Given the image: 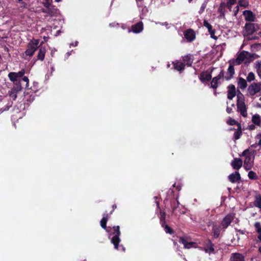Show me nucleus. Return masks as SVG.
Here are the masks:
<instances>
[{"mask_svg": "<svg viewBox=\"0 0 261 261\" xmlns=\"http://www.w3.org/2000/svg\"><path fill=\"white\" fill-rule=\"evenodd\" d=\"M203 25L208 29V31L211 35V37L212 38L216 40L217 37L215 35V32L212 29V26L205 20L203 21Z\"/></svg>", "mask_w": 261, "mask_h": 261, "instance_id": "nucleus-11", "label": "nucleus"}, {"mask_svg": "<svg viewBox=\"0 0 261 261\" xmlns=\"http://www.w3.org/2000/svg\"><path fill=\"white\" fill-rule=\"evenodd\" d=\"M179 242L184 245V247L186 249H189L194 247L195 243L192 242H188L184 238H180Z\"/></svg>", "mask_w": 261, "mask_h": 261, "instance_id": "nucleus-17", "label": "nucleus"}, {"mask_svg": "<svg viewBox=\"0 0 261 261\" xmlns=\"http://www.w3.org/2000/svg\"><path fill=\"white\" fill-rule=\"evenodd\" d=\"M206 3H204L203 4H202V5H201V8L200 9V10L199 11L200 14H201L202 13H203V12L204 11V9L206 8Z\"/></svg>", "mask_w": 261, "mask_h": 261, "instance_id": "nucleus-42", "label": "nucleus"}, {"mask_svg": "<svg viewBox=\"0 0 261 261\" xmlns=\"http://www.w3.org/2000/svg\"><path fill=\"white\" fill-rule=\"evenodd\" d=\"M228 178L231 182H237L241 178L240 174L238 172H235L229 175Z\"/></svg>", "mask_w": 261, "mask_h": 261, "instance_id": "nucleus-16", "label": "nucleus"}, {"mask_svg": "<svg viewBox=\"0 0 261 261\" xmlns=\"http://www.w3.org/2000/svg\"><path fill=\"white\" fill-rule=\"evenodd\" d=\"M238 6L246 8L249 6V2L247 0H239Z\"/></svg>", "mask_w": 261, "mask_h": 261, "instance_id": "nucleus-31", "label": "nucleus"}, {"mask_svg": "<svg viewBox=\"0 0 261 261\" xmlns=\"http://www.w3.org/2000/svg\"><path fill=\"white\" fill-rule=\"evenodd\" d=\"M256 107L261 108V97L259 99V101L256 103Z\"/></svg>", "mask_w": 261, "mask_h": 261, "instance_id": "nucleus-46", "label": "nucleus"}, {"mask_svg": "<svg viewBox=\"0 0 261 261\" xmlns=\"http://www.w3.org/2000/svg\"><path fill=\"white\" fill-rule=\"evenodd\" d=\"M224 75L223 71L220 72L218 76L213 78L211 83V87L214 89H216L218 87V81L223 77Z\"/></svg>", "mask_w": 261, "mask_h": 261, "instance_id": "nucleus-13", "label": "nucleus"}, {"mask_svg": "<svg viewBox=\"0 0 261 261\" xmlns=\"http://www.w3.org/2000/svg\"><path fill=\"white\" fill-rule=\"evenodd\" d=\"M259 250H260V252H261V248H259Z\"/></svg>", "mask_w": 261, "mask_h": 261, "instance_id": "nucleus-60", "label": "nucleus"}, {"mask_svg": "<svg viewBox=\"0 0 261 261\" xmlns=\"http://www.w3.org/2000/svg\"><path fill=\"white\" fill-rule=\"evenodd\" d=\"M21 89V87H18L16 89L14 88L12 89V90L9 92L10 96L12 97L13 98V99H15L17 97V92L20 91Z\"/></svg>", "mask_w": 261, "mask_h": 261, "instance_id": "nucleus-25", "label": "nucleus"}, {"mask_svg": "<svg viewBox=\"0 0 261 261\" xmlns=\"http://www.w3.org/2000/svg\"><path fill=\"white\" fill-rule=\"evenodd\" d=\"M214 245L208 240V243L206 246L204 248V250L205 252L211 254L214 252Z\"/></svg>", "mask_w": 261, "mask_h": 261, "instance_id": "nucleus-19", "label": "nucleus"}, {"mask_svg": "<svg viewBox=\"0 0 261 261\" xmlns=\"http://www.w3.org/2000/svg\"><path fill=\"white\" fill-rule=\"evenodd\" d=\"M245 20L247 21L254 22L255 21V14L250 10H245L243 12Z\"/></svg>", "mask_w": 261, "mask_h": 261, "instance_id": "nucleus-7", "label": "nucleus"}, {"mask_svg": "<svg viewBox=\"0 0 261 261\" xmlns=\"http://www.w3.org/2000/svg\"><path fill=\"white\" fill-rule=\"evenodd\" d=\"M252 121L256 125H259L261 122L260 117L259 115L255 114L252 116Z\"/></svg>", "mask_w": 261, "mask_h": 261, "instance_id": "nucleus-27", "label": "nucleus"}, {"mask_svg": "<svg viewBox=\"0 0 261 261\" xmlns=\"http://www.w3.org/2000/svg\"><path fill=\"white\" fill-rule=\"evenodd\" d=\"M165 213L164 212L161 213V222L163 223H165Z\"/></svg>", "mask_w": 261, "mask_h": 261, "instance_id": "nucleus-43", "label": "nucleus"}, {"mask_svg": "<svg viewBox=\"0 0 261 261\" xmlns=\"http://www.w3.org/2000/svg\"><path fill=\"white\" fill-rule=\"evenodd\" d=\"M233 219V216L231 215H227L223 220L221 223V225L224 228H226L231 222Z\"/></svg>", "mask_w": 261, "mask_h": 261, "instance_id": "nucleus-14", "label": "nucleus"}, {"mask_svg": "<svg viewBox=\"0 0 261 261\" xmlns=\"http://www.w3.org/2000/svg\"><path fill=\"white\" fill-rule=\"evenodd\" d=\"M22 80L24 82H26V87H28L29 86V80L28 78V77L23 76L22 78Z\"/></svg>", "mask_w": 261, "mask_h": 261, "instance_id": "nucleus-45", "label": "nucleus"}, {"mask_svg": "<svg viewBox=\"0 0 261 261\" xmlns=\"http://www.w3.org/2000/svg\"><path fill=\"white\" fill-rule=\"evenodd\" d=\"M228 73L230 75V77H231L234 73V69L232 65H230L228 68Z\"/></svg>", "mask_w": 261, "mask_h": 261, "instance_id": "nucleus-37", "label": "nucleus"}, {"mask_svg": "<svg viewBox=\"0 0 261 261\" xmlns=\"http://www.w3.org/2000/svg\"><path fill=\"white\" fill-rule=\"evenodd\" d=\"M165 230L167 233L171 234L173 233L172 229L167 225L165 226Z\"/></svg>", "mask_w": 261, "mask_h": 261, "instance_id": "nucleus-40", "label": "nucleus"}, {"mask_svg": "<svg viewBox=\"0 0 261 261\" xmlns=\"http://www.w3.org/2000/svg\"><path fill=\"white\" fill-rule=\"evenodd\" d=\"M246 57V54L244 52L241 53L239 56H238L236 59V62L238 64H240L242 62H243L245 59Z\"/></svg>", "mask_w": 261, "mask_h": 261, "instance_id": "nucleus-24", "label": "nucleus"}, {"mask_svg": "<svg viewBox=\"0 0 261 261\" xmlns=\"http://www.w3.org/2000/svg\"><path fill=\"white\" fill-rule=\"evenodd\" d=\"M173 65L174 68L178 71H181L184 69L185 65L182 63L176 62L174 63Z\"/></svg>", "mask_w": 261, "mask_h": 261, "instance_id": "nucleus-26", "label": "nucleus"}, {"mask_svg": "<svg viewBox=\"0 0 261 261\" xmlns=\"http://www.w3.org/2000/svg\"><path fill=\"white\" fill-rule=\"evenodd\" d=\"M258 238L261 241V232L258 233Z\"/></svg>", "mask_w": 261, "mask_h": 261, "instance_id": "nucleus-51", "label": "nucleus"}, {"mask_svg": "<svg viewBox=\"0 0 261 261\" xmlns=\"http://www.w3.org/2000/svg\"><path fill=\"white\" fill-rule=\"evenodd\" d=\"M69 56H70V53H67L66 54V56H67V57H69Z\"/></svg>", "mask_w": 261, "mask_h": 261, "instance_id": "nucleus-52", "label": "nucleus"}, {"mask_svg": "<svg viewBox=\"0 0 261 261\" xmlns=\"http://www.w3.org/2000/svg\"><path fill=\"white\" fill-rule=\"evenodd\" d=\"M185 38L189 42H191L195 39V33L192 29H188L184 33Z\"/></svg>", "mask_w": 261, "mask_h": 261, "instance_id": "nucleus-8", "label": "nucleus"}, {"mask_svg": "<svg viewBox=\"0 0 261 261\" xmlns=\"http://www.w3.org/2000/svg\"><path fill=\"white\" fill-rule=\"evenodd\" d=\"M245 28L247 30H249V33H252V29L253 28V25L251 23H246L245 25Z\"/></svg>", "mask_w": 261, "mask_h": 261, "instance_id": "nucleus-38", "label": "nucleus"}, {"mask_svg": "<svg viewBox=\"0 0 261 261\" xmlns=\"http://www.w3.org/2000/svg\"><path fill=\"white\" fill-rule=\"evenodd\" d=\"M231 261H244V256L240 253H235L231 254Z\"/></svg>", "mask_w": 261, "mask_h": 261, "instance_id": "nucleus-18", "label": "nucleus"}, {"mask_svg": "<svg viewBox=\"0 0 261 261\" xmlns=\"http://www.w3.org/2000/svg\"><path fill=\"white\" fill-rule=\"evenodd\" d=\"M237 109L241 115L246 117L247 116V108L244 102V97L241 93H239L237 95Z\"/></svg>", "mask_w": 261, "mask_h": 261, "instance_id": "nucleus-2", "label": "nucleus"}, {"mask_svg": "<svg viewBox=\"0 0 261 261\" xmlns=\"http://www.w3.org/2000/svg\"><path fill=\"white\" fill-rule=\"evenodd\" d=\"M237 2V0H229L227 3V7L229 10L232 11V6L234 5Z\"/></svg>", "mask_w": 261, "mask_h": 261, "instance_id": "nucleus-33", "label": "nucleus"}, {"mask_svg": "<svg viewBox=\"0 0 261 261\" xmlns=\"http://www.w3.org/2000/svg\"><path fill=\"white\" fill-rule=\"evenodd\" d=\"M254 227L255 228L256 231L258 233L261 232V225L259 222H255L254 224Z\"/></svg>", "mask_w": 261, "mask_h": 261, "instance_id": "nucleus-36", "label": "nucleus"}, {"mask_svg": "<svg viewBox=\"0 0 261 261\" xmlns=\"http://www.w3.org/2000/svg\"><path fill=\"white\" fill-rule=\"evenodd\" d=\"M191 1H192V0H189V2H191Z\"/></svg>", "mask_w": 261, "mask_h": 261, "instance_id": "nucleus-58", "label": "nucleus"}, {"mask_svg": "<svg viewBox=\"0 0 261 261\" xmlns=\"http://www.w3.org/2000/svg\"><path fill=\"white\" fill-rule=\"evenodd\" d=\"M163 25H168V23H166V22H165V23H163Z\"/></svg>", "mask_w": 261, "mask_h": 261, "instance_id": "nucleus-54", "label": "nucleus"}, {"mask_svg": "<svg viewBox=\"0 0 261 261\" xmlns=\"http://www.w3.org/2000/svg\"><path fill=\"white\" fill-rule=\"evenodd\" d=\"M225 6L226 4L225 3H222L220 5L218 8V12L220 13V16L221 17H224L225 13Z\"/></svg>", "mask_w": 261, "mask_h": 261, "instance_id": "nucleus-23", "label": "nucleus"}, {"mask_svg": "<svg viewBox=\"0 0 261 261\" xmlns=\"http://www.w3.org/2000/svg\"><path fill=\"white\" fill-rule=\"evenodd\" d=\"M258 138H259L258 144L259 145H261V134L258 136Z\"/></svg>", "mask_w": 261, "mask_h": 261, "instance_id": "nucleus-50", "label": "nucleus"}, {"mask_svg": "<svg viewBox=\"0 0 261 261\" xmlns=\"http://www.w3.org/2000/svg\"><path fill=\"white\" fill-rule=\"evenodd\" d=\"M25 73V70L22 69L18 72H11L8 74L9 80L13 83L16 82L18 79L22 77Z\"/></svg>", "mask_w": 261, "mask_h": 261, "instance_id": "nucleus-6", "label": "nucleus"}, {"mask_svg": "<svg viewBox=\"0 0 261 261\" xmlns=\"http://www.w3.org/2000/svg\"><path fill=\"white\" fill-rule=\"evenodd\" d=\"M143 30V22L141 21L132 27V31L135 33H139L141 32Z\"/></svg>", "mask_w": 261, "mask_h": 261, "instance_id": "nucleus-10", "label": "nucleus"}, {"mask_svg": "<svg viewBox=\"0 0 261 261\" xmlns=\"http://www.w3.org/2000/svg\"><path fill=\"white\" fill-rule=\"evenodd\" d=\"M258 35H259L260 36H261V32H259V33H258Z\"/></svg>", "mask_w": 261, "mask_h": 261, "instance_id": "nucleus-56", "label": "nucleus"}, {"mask_svg": "<svg viewBox=\"0 0 261 261\" xmlns=\"http://www.w3.org/2000/svg\"><path fill=\"white\" fill-rule=\"evenodd\" d=\"M50 5V4L49 3V1H46L45 3H44V6L46 8H48Z\"/></svg>", "mask_w": 261, "mask_h": 261, "instance_id": "nucleus-47", "label": "nucleus"}, {"mask_svg": "<svg viewBox=\"0 0 261 261\" xmlns=\"http://www.w3.org/2000/svg\"><path fill=\"white\" fill-rule=\"evenodd\" d=\"M241 135H242V131L241 130L240 125H239L238 130L237 132H236L234 134V138L236 140H238L240 138Z\"/></svg>", "mask_w": 261, "mask_h": 261, "instance_id": "nucleus-32", "label": "nucleus"}, {"mask_svg": "<svg viewBox=\"0 0 261 261\" xmlns=\"http://www.w3.org/2000/svg\"><path fill=\"white\" fill-rule=\"evenodd\" d=\"M55 1H56V2H60L61 0H55Z\"/></svg>", "mask_w": 261, "mask_h": 261, "instance_id": "nucleus-55", "label": "nucleus"}, {"mask_svg": "<svg viewBox=\"0 0 261 261\" xmlns=\"http://www.w3.org/2000/svg\"><path fill=\"white\" fill-rule=\"evenodd\" d=\"M114 230L116 231V234L115 236H114L111 242L113 243L114 245L115 248L116 249H118V244L119 242H120V239L119 238V236L120 235V227L119 226H114L113 227Z\"/></svg>", "mask_w": 261, "mask_h": 261, "instance_id": "nucleus-5", "label": "nucleus"}, {"mask_svg": "<svg viewBox=\"0 0 261 261\" xmlns=\"http://www.w3.org/2000/svg\"><path fill=\"white\" fill-rule=\"evenodd\" d=\"M248 176L250 179H254L256 178V173L253 171H250L248 173Z\"/></svg>", "mask_w": 261, "mask_h": 261, "instance_id": "nucleus-35", "label": "nucleus"}, {"mask_svg": "<svg viewBox=\"0 0 261 261\" xmlns=\"http://www.w3.org/2000/svg\"><path fill=\"white\" fill-rule=\"evenodd\" d=\"M238 87L241 89H244L247 87L246 81L242 77H240L238 80Z\"/></svg>", "mask_w": 261, "mask_h": 261, "instance_id": "nucleus-21", "label": "nucleus"}, {"mask_svg": "<svg viewBox=\"0 0 261 261\" xmlns=\"http://www.w3.org/2000/svg\"><path fill=\"white\" fill-rule=\"evenodd\" d=\"M243 162L240 158H234L231 163V165L234 169L239 170L242 166Z\"/></svg>", "mask_w": 261, "mask_h": 261, "instance_id": "nucleus-9", "label": "nucleus"}, {"mask_svg": "<svg viewBox=\"0 0 261 261\" xmlns=\"http://www.w3.org/2000/svg\"><path fill=\"white\" fill-rule=\"evenodd\" d=\"M39 39H33L28 44L27 49L25 51V55L32 57L38 48Z\"/></svg>", "mask_w": 261, "mask_h": 261, "instance_id": "nucleus-3", "label": "nucleus"}, {"mask_svg": "<svg viewBox=\"0 0 261 261\" xmlns=\"http://www.w3.org/2000/svg\"><path fill=\"white\" fill-rule=\"evenodd\" d=\"M255 79V75L253 72H250L247 77V80L248 82H250L252 81H253Z\"/></svg>", "mask_w": 261, "mask_h": 261, "instance_id": "nucleus-34", "label": "nucleus"}, {"mask_svg": "<svg viewBox=\"0 0 261 261\" xmlns=\"http://www.w3.org/2000/svg\"><path fill=\"white\" fill-rule=\"evenodd\" d=\"M257 72L258 73V76L261 79V69L257 70Z\"/></svg>", "mask_w": 261, "mask_h": 261, "instance_id": "nucleus-49", "label": "nucleus"}, {"mask_svg": "<svg viewBox=\"0 0 261 261\" xmlns=\"http://www.w3.org/2000/svg\"><path fill=\"white\" fill-rule=\"evenodd\" d=\"M236 88L234 85H230L228 87L227 98L232 99L236 96Z\"/></svg>", "mask_w": 261, "mask_h": 261, "instance_id": "nucleus-12", "label": "nucleus"}, {"mask_svg": "<svg viewBox=\"0 0 261 261\" xmlns=\"http://www.w3.org/2000/svg\"><path fill=\"white\" fill-rule=\"evenodd\" d=\"M108 219V215L105 214L102 219L100 221V225L103 229L106 228V223Z\"/></svg>", "mask_w": 261, "mask_h": 261, "instance_id": "nucleus-28", "label": "nucleus"}, {"mask_svg": "<svg viewBox=\"0 0 261 261\" xmlns=\"http://www.w3.org/2000/svg\"><path fill=\"white\" fill-rule=\"evenodd\" d=\"M242 155L245 156L244 161V168L246 170H250L253 166L254 158L253 152L250 151L249 149H247L242 152Z\"/></svg>", "mask_w": 261, "mask_h": 261, "instance_id": "nucleus-1", "label": "nucleus"}, {"mask_svg": "<svg viewBox=\"0 0 261 261\" xmlns=\"http://www.w3.org/2000/svg\"><path fill=\"white\" fill-rule=\"evenodd\" d=\"M227 123L230 125H233L237 124V122L234 119L231 118H229L227 121Z\"/></svg>", "mask_w": 261, "mask_h": 261, "instance_id": "nucleus-39", "label": "nucleus"}, {"mask_svg": "<svg viewBox=\"0 0 261 261\" xmlns=\"http://www.w3.org/2000/svg\"><path fill=\"white\" fill-rule=\"evenodd\" d=\"M254 205L259 208H261V196L258 195L256 196L254 201Z\"/></svg>", "mask_w": 261, "mask_h": 261, "instance_id": "nucleus-29", "label": "nucleus"}, {"mask_svg": "<svg viewBox=\"0 0 261 261\" xmlns=\"http://www.w3.org/2000/svg\"><path fill=\"white\" fill-rule=\"evenodd\" d=\"M113 208H116V205H113Z\"/></svg>", "mask_w": 261, "mask_h": 261, "instance_id": "nucleus-57", "label": "nucleus"}, {"mask_svg": "<svg viewBox=\"0 0 261 261\" xmlns=\"http://www.w3.org/2000/svg\"><path fill=\"white\" fill-rule=\"evenodd\" d=\"M261 91V83H253L250 85L247 89L248 94L254 96Z\"/></svg>", "mask_w": 261, "mask_h": 261, "instance_id": "nucleus-4", "label": "nucleus"}, {"mask_svg": "<svg viewBox=\"0 0 261 261\" xmlns=\"http://www.w3.org/2000/svg\"><path fill=\"white\" fill-rule=\"evenodd\" d=\"M46 53V48L44 47H41L39 48V51L37 55L38 60L43 61L44 59Z\"/></svg>", "mask_w": 261, "mask_h": 261, "instance_id": "nucleus-20", "label": "nucleus"}, {"mask_svg": "<svg viewBox=\"0 0 261 261\" xmlns=\"http://www.w3.org/2000/svg\"><path fill=\"white\" fill-rule=\"evenodd\" d=\"M226 112H227L228 113H230L232 112V109H231V108H230L227 107V109H226Z\"/></svg>", "mask_w": 261, "mask_h": 261, "instance_id": "nucleus-48", "label": "nucleus"}, {"mask_svg": "<svg viewBox=\"0 0 261 261\" xmlns=\"http://www.w3.org/2000/svg\"><path fill=\"white\" fill-rule=\"evenodd\" d=\"M50 0H46V1H49Z\"/></svg>", "mask_w": 261, "mask_h": 261, "instance_id": "nucleus-59", "label": "nucleus"}, {"mask_svg": "<svg viewBox=\"0 0 261 261\" xmlns=\"http://www.w3.org/2000/svg\"><path fill=\"white\" fill-rule=\"evenodd\" d=\"M255 68L256 70H259L261 68V61H256L254 64Z\"/></svg>", "mask_w": 261, "mask_h": 261, "instance_id": "nucleus-41", "label": "nucleus"}, {"mask_svg": "<svg viewBox=\"0 0 261 261\" xmlns=\"http://www.w3.org/2000/svg\"><path fill=\"white\" fill-rule=\"evenodd\" d=\"M212 78L211 75L208 72H203L201 73L199 76V79L202 82H205L210 81Z\"/></svg>", "mask_w": 261, "mask_h": 261, "instance_id": "nucleus-15", "label": "nucleus"}, {"mask_svg": "<svg viewBox=\"0 0 261 261\" xmlns=\"http://www.w3.org/2000/svg\"><path fill=\"white\" fill-rule=\"evenodd\" d=\"M184 62L189 66H191L193 59L191 55H187L183 58Z\"/></svg>", "mask_w": 261, "mask_h": 261, "instance_id": "nucleus-22", "label": "nucleus"}, {"mask_svg": "<svg viewBox=\"0 0 261 261\" xmlns=\"http://www.w3.org/2000/svg\"><path fill=\"white\" fill-rule=\"evenodd\" d=\"M239 10V6L238 5L236 6L234 8V9L232 10V12H233V14H234V16H236Z\"/></svg>", "mask_w": 261, "mask_h": 261, "instance_id": "nucleus-44", "label": "nucleus"}, {"mask_svg": "<svg viewBox=\"0 0 261 261\" xmlns=\"http://www.w3.org/2000/svg\"><path fill=\"white\" fill-rule=\"evenodd\" d=\"M213 237L215 238H217L219 236L220 234V228L218 227L214 226L213 228Z\"/></svg>", "mask_w": 261, "mask_h": 261, "instance_id": "nucleus-30", "label": "nucleus"}, {"mask_svg": "<svg viewBox=\"0 0 261 261\" xmlns=\"http://www.w3.org/2000/svg\"><path fill=\"white\" fill-rule=\"evenodd\" d=\"M143 0H136L137 2L138 3L139 2H142Z\"/></svg>", "mask_w": 261, "mask_h": 261, "instance_id": "nucleus-53", "label": "nucleus"}]
</instances>
